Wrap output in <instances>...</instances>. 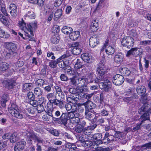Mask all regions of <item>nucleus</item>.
<instances>
[{
	"label": "nucleus",
	"mask_w": 151,
	"mask_h": 151,
	"mask_svg": "<svg viewBox=\"0 0 151 151\" xmlns=\"http://www.w3.org/2000/svg\"><path fill=\"white\" fill-rule=\"evenodd\" d=\"M51 104L52 106L53 105L58 106L60 108H62L64 107L63 102L60 99H54L53 102Z\"/></svg>",
	"instance_id": "nucleus-27"
},
{
	"label": "nucleus",
	"mask_w": 151,
	"mask_h": 151,
	"mask_svg": "<svg viewBox=\"0 0 151 151\" xmlns=\"http://www.w3.org/2000/svg\"><path fill=\"white\" fill-rule=\"evenodd\" d=\"M35 109L33 108V107H31L30 108H28L27 109V110L29 114V115H32L35 114Z\"/></svg>",
	"instance_id": "nucleus-62"
},
{
	"label": "nucleus",
	"mask_w": 151,
	"mask_h": 151,
	"mask_svg": "<svg viewBox=\"0 0 151 151\" xmlns=\"http://www.w3.org/2000/svg\"><path fill=\"white\" fill-rule=\"evenodd\" d=\"M33 87V84L32 83H25L23 85L22 91L24 92L32 89Z\"/></svg>",
	"instance_id": "nucleus-20"
},
{
	"label": "nucleus",
	"mask_w": 151,
	"mask_h": 151,
	"mask_svg": "<svg viewBox=\"0 0 151 151\" xmlns=\"http://www.w3.org/2000/svg\"><path fill=\"white\" fill-rule=\"evenodd\" d=\"M68 63V60H66V61H64V60H62L60 61L58 63H59V67L61 68H66L67 66V64Z\"/></svg>",
	"instance_id": "nucleus-40"
},
{
	"label": "nucleus",
	"mask_w": 151,
	"mask_h": 151,
	"mask_svg": "<svg viewBox=\"0 0 151 151\" xmlns=\"http://www.w3.org/2000/svg\"><path fill=\"white\" fill-rule=\"evenodd\" d=\"M47 54V57L48 58H50V59L53 60L55 59V57L54 56V54L53 52L48 51Z\"/></svg>",
	"instance_id": "nucleus-51"
},
{
	"label": "nucleus",
	"mask_w": 151,
	"mask_h": 151,
	"mask_svg": "<svg viewBox=\"0 0 151 151\" xmlns=\"http://www.w3.org/2000/svg\"><path fill=\"white\" fill-rule=\"evenodd\" d=\"M19 26L20 29L23 30L25 33L26 38H28L30 37V35L29 32V29L27 26H26L25 23L23 21L19 22Z\"/></svg>",
	"instance_id": "nucleus-7"
},
{
	"label": "nucleus",
	"mask_w": 151,
	"mask_h": 151,
	"mask_svg": "<svg viewBox=\"0 0 151 151\" xmlns=\"http://www.w3.org/2000/svg\"><path fill=\"white\" fill-rule=\"evenodd\" d=\"M80 83L82 85L87 84L88 83V79L87 78H79Z\"/></svg>",
	"instance_id": "nucleus-47"
},
{
	"label": "nucleus",
	"mask_w": 151,
	"mask_h": 151,
	"mask_svg": "<svg viewBox=\"0 0 151 151\" xmlns=\"http://www.w3.org/2000/svg\"><path fill=\"white\" fill-rule=\"evenodd\" d=\"M94 111H90L88 108L86 109L85 118L88 120H91L94 116Z\"/></svg>",
	"instance_id": "nucleus-24"
},
{
	"label": "nucleus",
	"mask_w": 151,
	"mask_h": 151,
	"mask_svg": "<svg viewBox=\"0 0 151 151\" xmlns=\"http://www.w3.org/2000/svg\"><path fill=\"white\" fill-rule=\"evenodd\" d=\"M65 108L67 111L71 110V111L75 112L77 110V106L76 105L73 104V103H68L65 105Z\"/></svg>",
	"instance_id": "nucleus-17"
},
{
	"label": "nucleus",
	"mask_w": 151,
	"mask_h": 151,
	"mask_svg": "<svg viewBox=\"0 0 151 151\" xmlns=\"http://www.w3.org/2000/svg\"><path fill=\"white\" fill-rule=\"evenodd\" d=\"M151 109L150 105L147 104H145L138 110V113L139 114H142L144 111H147Z\"/></svg>",
	"instance_id": "nucleus-21"
},
{
	"label": "nucleus",
	"mask_w": 151,
	"mask_h": 151,
	"mask_svg": "<svg viewBox=\"0 0 151 151\" xmlns=\"http://www.w3.org/2000/svg\"><path fill=\"white\" fill-rule=\"evenodd\" d=\"M127 37H124L122 40L121 44L123 46L127 47L128 43Z\"/></svg>",
	"instance_id": "nucleus-57"
},
{
	"label": "nucleus",
	"mask_w": 151,
	"mask_h": 151,
	"mask_svg": "<svg viewBox=\"0 0 151 151\" xmlns=\"http://www.w3.org/2000/svg\"><path fill=\"white\" fill-rule=\"evenodd\" d=\"M132 95H133V96L131 97L126 98L124 99V101L126 102H128L129 101L132 100L133 99H138V95L136 94H135L134 93Z\"/></svg>",
	"instance_id": "nucleus-49"
},
{
	"label": "nucleus",
	"mask_w": 151,
	"mask_h": 151,
	"mask_svg": "<svg viewBox=\"0 0 151 151\" xmlns=\"http://www.w3.org/2000/svg\"><path fill=\"white\" fill-rule=\"evenodd\" d=\"M80 116V114L79 113H76V116L71 119L70 122L73 124H77L80 121V119L79 117Z\"/></svg>",
	"instance_id": "nucleus-36"
},
{
	"label": "nucleus",
	"mask_w": 151,
	"mask_h": 151,
	"mask_svg": "<svg viewBox=\"0 0 151 151\" xmlns=\"http://www.w3.org/2000/svg\"><path fill=\"white\" fill-rule=\"evenodd\" d=\"M62 31L65 34L68 35L70 34L73 31L72 28L68 27H63L62 29Z\"/></svg>",
	"instance_id": "nucleus-31"
},
{
	"label": "nucleus",
	"mask_w": 151,
	"mask_h": 151,
	"mask_svg": "<svg viewBox=\"0 0 151 151\" xmlns=\"http://www.w3.org/2000/svg\"><path fill=\"white\" fill-rule=\"evenodd\" d=\"M83 128L80 125L78 124L77 125L76 127L75 128L76 131L78 133L81 132L83 130Z\"/></svg>",
	"instance_id": "nucleus-58"
},
{
	"label": "nucleus",
	"mask_w": 151,
	"mask_h": 151,
	"mask_svg": "<svg viewBox=\"0 0 151 151\" xmlns=\"http://www.w3.org/2000/svg\"><path fill=\"white\" fill-rule=\"evenodd\" d=\"M123 55L121 53H119L115 55L114 58V61L116 63L120 64L123 61Z\"/></svg>",
	"instance_id": "nucleus-13"
},
{
	"label": "nucleus",
	"mask_w": 151,
	"mask_h": 151,
	"mask_svg": "<svg viewBox=\"0 0 151 151\" xmlns=\"http://www.w3.org/2000/svg\"><path fill=\"white\" fill-rule=\"evenodd\" d=\"M93 73H89L87 78L88 79V83L93 82Z\"/></svg>",
	"instance_id": "nucleus-59"
},
{
	"label": "nucleus",
	"mask_w": 151,
	"mask_h": 151,
	"mask_svg": "<svg viewBox=\"0 0 151 151\" xmlns=\"http://www.w3.org/2000/svg\"><path fill=\"white\" fill-rule=\"evenodd\" d=\"M45 82L44 80L40 79L37 80L36 82V84L38 86H42Z\"/></svg>",
	"instance_id": "nucleus-53"
},
{
	"label": "nucleus",
	"mask_w": 151,
	"mask_h": 151,
	"mask_svg": "<svg viewBox=\"0 0 151 151\" xmlns=\"http://www.w3.org/2000/svg\"><path fill=\"white\" fill-rule=\"evenodd\" d=\"M99 40L95 37H91L89 39V45L92 47H94L99 44Z\"/></svg>",
	"instance_id": "nucleus-14"
},
{
	"label": "nucleus",
	"mask_w": 151,
	"mask_h": 151,
	"mask_svg": "<svg viewBox=\"0 0 151 151\" xmlns=\"http://www.w3.org/2000/svg\"><path fill=\"white\" fill-rule=\"evenodd\" d=\"M27 26L29 29V32L30 35V37L31 36H33V29H36L37 27V22L36 21L31 22L29 24H27Z\"/></svg>",
	"instance_id": "nucleus-11"
},
{
	"label": "nucleus",
	"mask_w": 151,
	"mask_h": 151,
	"mask_svg": "<svg viewBox=\"0 0 151 151\" xmlns=\"http://www.w3.org/2000/svg\"><path fill=\"white\" fill-rule=\"evenodd\" d=\"M151 109L148 110L141 116V117L143 119L142 121V122H143L144 121L146 120H148L150 119V116L151 114Z\"/></svg>",
	"instance_id": "nucleus-30"
},
{
	"label": "nucleus",
	"mask_w": 151,
	"mask_h": 151,
	"mask_svg": "<svg viewBox=\"0 0 151 151\" xmlns=\"http://www.w3.org/2000/svg\"><path fill=\"white\" fill-rule=\"evenodd\" d=\"M108 69L106 66L105 65L104 62H101L98 65L96 69V71L99 76H101V80H104V75L107 72Z\"/></svg>",
	"instance_id": "nucleus-3"
},
{
	"label": "nucleus",
	"mask_w": 151,
	"mask_h": 151,
	"mask_svg": "<svg viewBox=\"0 0 151 151\" xmlns=\"http://www.w3.org/2000/svg\"><path fill=\"white\" fill-rule=\"evenodd\" d=\"M26 145V142L23 140L18 142L14 147L15 151H22L23 150Z\"/></svg>",
	"instance_id": "nucleus-9"
},
{
	"label": "nucleus",
	"mask_w": 151,
	"mask_h": 151,
	"mask_svg": "<svg viewBox=\"0 0 151 151\" xmlns=\"http://www.w3.org/2000/svg\"><path fill=\"white\" fill-rule=\"evenodd\" d=\"M99 24L96 21H94L91 24L90 27L91 30L92 32H94L96 31L98 29Z\"/></svg>",
	"instance_id": "nucleus-25"
},
{
	"label": "nucleus",
	"mask_w": 151,
	"mask_h": 151,
	"mask_svg": "<svg viewBox=\"0 0 151 151\" xmlns=\"http://www.w3.org/2000/svg\"><path fill=\"white\" fill-rule=\"evenodd\" d=\"M58 63V62L57 60H55L51 61L49 63V65L51 68H55L57 64Z\"/></svg>",
	"instance_id": "nucleus-48"
},
{
	"label": "nucleus",
	"mask_w": 151,
	"mask_h": 151,
	"mask_svg": "<svg viewBox=\"0 0 151 151\" xmlns=\"http://www.w3.org/2000/svg\"><path fill=\"white\" fill-rule=\"evenodd\" d=\"M68 57V56L66 54H64L60 56L57 59V61L59 62L60 61L64 60V61H66V58Z\"/></svg>",
	"instance_id": "nucleus-56"
},
{
	"label": "nucleus",
	"mask_w": 151,
	"mask_h": 151,
	"mask_svg": "<svg viewBox=\"0 0 151 151\" xmlns=\"http://www.w3.org/2000/svg\"><path fill=\"white\" fill-rule=\"evenodd\" d=\"M83 64L81 62V60L79 59H77L76 64L74 65V68L76 69H79L82 67Z\"/></svg>",
	"instance_id": "nucleus-43"
},
{
	"label": "nucleus",
	"mask_w": 151,
	"mask_h": 151,
	"mask_svg": "<svg viewBox=\"0 0 151 151\" xmlns=\"http://www.w3.org/2000/svg\"><path fill=\"white\" fill-rule=\"evenodd\" d=\"M132 50L133 55L137 56L138 55L141 54L142 50L139 48H132Z\"/></svg>",
	"instance_id": "nucleus-35"
},
{
	"label": "nucleus",
	"mask_w": 151,
	"mask_h": 151,
	"mask_svg": "<svg viewBox=\"0 0 151 151\" xmlns=\"http://www.w3.org/2000/svg\"><path fill=\"white\" fill-rule=\"evenodd\" d=\"M76 111H71L67 113H62L60 116L62 124H63L65 126V125L68 119H70V120L76 116V113H77Z\"/></svg>",
	"instance_id": "nucleus-4"
},
{
	"label": "nucleus",
	"mask_w": 151,
	"mask_h": 151,
	"mask_svg": "<svg viewBox=\"0 0 151 151\" xmlns=\"http://www.w3.org/2000/svg\"><path fill=\"white\" fill-rule=\"evenodd\" d=\"M6 47L10 54L13 53L14 51L16 48L15 44L11 42L8 43L6 45Z\"/></svg>",
	"instance_id": "nucleus-19"
},
{
	"label": "nucleus",
	"mask_w": 151,
	"mask_h": 151,
	"mask_svg": "<svg viewBox=\"0 0 151 151\" xmlns=\"http://www.w3.org/2000/svg\"><path fill=\"white\" fill-rule=\"evenodd\" d=\"M144 62L145 69L147 70L149 67V64L151 65V56L149 55L146 56L144 58Z\"/></svg>",
	"instance_id": "nucleus-15"
},
{
	"label": "nucleus",
	"mask_w": 151,
	"mask_h": 151,
	"mask_svg": "<svg viewBox=\"0 0 151 151\" xmlns=\"http://www.w3.org/2000/svg\"><path fill=\"white\" fill-rule=\"evenodd\" d=\"M8 111L12 116L16 118L21 119L23 117L17 106L14 104L12 105L11 107L9 109Z\"/></svg>",
	"instance_id": "nucleus-5"
},
{
	"label": "nucleus",
	"mask_w": 151,
	"mask_h": 151,
	"mask_svg": "<svg viewBox=\"0 0 151 151\" xmlns=\"http://www.w3.org/2000/svg\"><path fill=\"white\" fill-rule=\"evenodd\" d=\"M46 97L49 100L50 104H51L55 99L54 98H55V95L52 93H49L46 95Z\"/></svg>",
	"instance_id": "nucleus-42"
},
{
	"label": "nucleus",
	"mask_w": 151,
	"mask_h": 151,
	"mask_svg": "<svg viewBox=\"0 0 151 151\" xmlns=\"http://www.w3.org/2000/svg\"><path fill=\"white\" fill-rule=\"evenodd\" d=\"M63 10L61 9H58L55 11L53 19L55 21H57L62 16Z\"/></svg>",
	"instance_id": "nucleus-22"
},
{
	"label": "nucleus",
	"mask_w": 151,
	"mask_h": 151,
	"mask_svg": "<svg viewBox=\"0 0 151 151\" xmlns=\"http://www.w3.org/2000/svg\"><path fill=\"white\" fill-rule=\"evenodd\" d=\"M60 37L58 35H54L51 38V41L52 43L55 44H58L59 42Z\"/></svg>",
	"instance_id": "nucleus-39"
},
{
	"label": "nucleus",
	"mask_w": 151,
	"mask_h": 151,
	"mask_svg": "<svg viewBox=\"0 0 151 151\" xmlns=\"http://www.w3.org/2000/svg\"><path fill=\"white\" fill-rule=\"evenodd\" d=\"M27 96L29 99L33 100L35 97L33 93L31 92H29L27 94Z\"/></svg>",
	"instance_id": "nucleus-64"
},
{
	"label": "nucleus",
	"mask_w": 151,
	"mask_h": 151,
	"mask_svg": "<svg viewBox=\"0 0 151 151\" xmlns=\"http://www.w3.org/2000/svg\"><path fill=\"white\" fill-rule=\"evenodd\" d=\"M80 33V32L78 31H76L73 32H72L69 35V38L73 40H75L79 36Z\"/></svg>",
	"instance_id": "nucleus-28"
},
{
	"label": "nucleus",
	"mask_w": 151,
	"mask_h": 151,
	"mask_svg": "<svg viewBox=\"0 0 151 151\" xmlns=\"http://www.w3.org/2000/svg\"><path fill=\"white\" fill-rule=\"evenodd\" d=\"M54 109L51 104L47 103V106L46 108L45 111L47 115L53 117L52 112Z\"/></svg>",
	"instance_id": "nucleus-18"
},
{
	"label": "nucleus",
	"mask_w": 151,
	"mask_h": 151,
	"mask_svg": "<svg viewBox=\"0 0 151 151\" xmlns=\"http://www.w3.org/2000/svg\"><path fill=\"white\" fill-rule=\"evenodd\" d=\"M78 45V43L76 42L73 44H70V46L73 47L72 51L73 54L75 55H77L81 52L82 50L79 47Z\"/></svg>",
	"instance_id": "nucleus-8"
},
{
	"label": "nucleus",
	"mask_w": 151,
	"mask_h": 151,
	"mask_svg": "<svg viewBox=\"0 0 151 151\" xmlns=\"http://www.w3.org/2000/svg\"><path fill=\"white\" fill-rule=\"evenodd\" d=\"M81 58L83 61L88 63L90 61L92 56L88 53H86L81 54Z\"/></svg>",
	"instance_id": "nucleus-23"
},
{
	"label": "nucleus",
	"mask_w": 151,
	"mask_h": 151,
	"mask_svg": "<svg viewBox=\"0 0 151 151\" xmlns=\"http://www.w3.org/2000/svg\"><path fill=\"white\" fill-rule=\"evenodd\" d=\"M101 77L99 76V79L96 78L95 80V82L97 83H99V86L100 88L105 91L108 92L112 87V84L110 81L108 79H105L104 78V80H101Z\"/></svg>",
	"instance_id": "nucleus-1"
},
{
	"label": "nucleus",
	"mask_w": 151,
	"mask_h": 151,
	"mask_svg": "<svg viewBox=\"0 0 151 151\" xmlns=\"http://www.w3.org/2000/svg\"><path fill=\"white\" fill-rule=\"evenodd\" d=\"M0 20L1 22L6 26H9V22L7 19L1 14H0Z\"/></svg>",
	"instance_id": "nucleus-37"
},
{
	"label": "nucleus",
	"mask_w": 151,
	"mask_h": 151,
	"mask_svg": "<svg viewBox=\"0 0 151 151\" xmlns=\"http://www.w3.org/2000/svg\"><path fill=\"white\" fill-rule=\"evenodd\" d=\"M85 104L87 106V107H88L90 109H92L95 106V104L90 101L86 102Z\"/></svg>",
	"instance_id": "nucleus-54"
},
{
	"label": "nucleus",
	"mask_w": 151,
	"mask_h": 151,
	"mask_svg": "<svg viewBox=\"0 0 151 151\" xmlns=\"http://www.w3.org/2000/svg\"><path fill=\"white\" fill-rule=\"evenodd\" d=\"M51 117H52V116H49L47 114H44L43 115L42 119L44 121L47 122L50 120Z\"/></svg>",
	"instance_id": "nucleus-63"
},
{
	"label": "nucleus",
	"mask_w": 151,
	"mask_h": 151,
	"mask_svg": "<svg viewBox=\"0 0 151 151\" xmlns=\"http://www.w3.org/2000/svg\"><path fill=\"white\" fill-rule=\"evenodd\" d=\"M15 83V81L13 80H8L7 81H4L3 82L4 85L9 89L12 88Z\"/></svg>",
	"instance_id": "nucleus-16"
},
{
	"label": "nucleus",
	"mask_w": 151,
	"mask_h": 151,
	"mask_svg": "<svg viewBox=\"0 0 151 151\" xmlns=\"http://www.w3.org/2000/svg\"><path fill=\"white\" fill-rule=\"evenodd\" d=\"M39 101L40 104L42 105H45L47 101L46 99L43 97L40 98L39 99Z\"/></svg>",
	"instance_id": "nucleus-60"
},
{
	"label": "nucleus",
	"mask_w": 151,
	"mask_h": 151,
	"mask_svg": "<svg viewBox=\"0 0 151 151\" xmlns=\"http://www.w3.org/2000/svg\"><path fill=\"white\" fill-rule=\"evenodd\" d=\"M48 131L51 134L56 136H58L59 134V133L58 132L56 129H49Z\"/></svg>",
	"instance_id": "nucleus-50"
},
{
	"label": "nucleus",
	"mask_w": 151,
	"mask_h": 151,
	"mask_svg": "<svg viewBox=\"0 0 151 151\" xmlns=\"http://www.w3.org/2000/svg\"><path fill=\"white\" fill-rule=\"evenodd\" d=\"M43 92L42 90L39 87L36 88L34 90V93L37 96L42 95Z\"/></svg>",
	"instance_id": "nucleus-44"
},
{
	"label": "nucleus",
	"mask_w": 151,
	"mask_h": 151,
	"mask_svg": "<svg viewBox=\"0 0 151 151\" xmlns=\"http://www.w3.org/2000/svg\"><path fill=\"white\" fill-rule=\"evenodd\" d=\"M64 97L65 95L62 91L58 93H56L55 95V98L59 99L60 100L64 99Z\"/></svg>",
	"instance_id": "nucleus-45"
},
{
	"label": "nucleus",
	"mask_w": 151,
	"mask_h": 151,
	"mask_svg": "<svg viewBox=\"0 0 151 151\" xmlns=\"http://www.w3.org/2000/svg\"><path fill=\"white\" fill-rule=\"evenodd\" d=\"M70 84L76 86L80 83L79 79V78H70Z\"/></svg>",
	"instance_id": "nucleus-41"
},
{
	"label": "nucleus",
	"mask_w": 151,
	"mask_h": 151,
	"mask_svg": "<svg viewBox=\"0 0 151 151\" xmlns=\"http://www.w3.org/2000/svg\"><path fill=\"white\" fill-rule=\"evenodd\" d=\"M128 43L127 47L129 48L133 46L134 45V40L133 38L131 37H127Z\"/></svg>",
	"instance_id": "nucleus-38"
},
{
	"label": "nucleus",
	"mask_w": 151,
	"mask_h": 151,
	"mask_svg": "<svg viewBox=\"0 0 151 151\" xmlns=\"http://www.w3.org/2000/svg\"><path fill=\"white\" fill-rule=\"evenodd\" d=\"M135 92L134 87H133L132 88H129L127 91L128 94L129 95H132L134 94Z\"/></svg>",
	"instance_id": "nucleus-55"
},
{
	"label": "nucleus",
	"mask_w": 151,
	"mask_h": 151,
	"mask_svg": "<svg viewBox=\"0 0 151 151\" xmlns=\"http://www.w3.org/2000/svg\"><path fill=\"white\" fill-rule=\"evenodd\" d=\"M109 41L108 40H106L105 41L103 46L102 47L101 49L100 53L101 54L102 52H103V51L104 50V49H106V47H107L108 46H109Z\"/></svg>",
	"instance_id": "nucleus-61"
},
{
	"label": "nucleus",
	"mask_w": 151,
	"mask_h": 151,
	"mask_svg": "<svg viewBox=\"0 0 151 151\" xmlns=\"http://www.w3.org/2000/svg\"><path fill=\"white\" fill-rule=\"evenodd\" d=\"M24 17H28L31 19H34L35 18V15L33 9H32L31 10L28 11Z\"/></svg>",
	"instance_id": "nucleus-32"
},
{
	"label": "nucleus",
	"mask_w": 151,
	"mask_h": 151,
	"mask_svg": "<svg viewBox=\"0 0 151 151\" xmlns=\"http://www.w3.org/2000/svg\"><path fill=\"white\" fill-rule=\"evenodd\" d=\"M136 91L139 95L142 96L145 93L146 89L144 86H140L137 87Z\"/></svg>",
	"instance_id": "nucleus-26"
},
{
	"label": "nucleus",
	"mask_w": 151,
	"mask_h": 151,
	"mask_svg": "<svg viewBox=\"0 0 151 151\" xmlns=\"http://www.w3.org/2000/svg\"><path fill=\"white\" fill-rule=\"evenodd\" d=\"M70 92L73 93H77L79 96L82 98L85 97V92H88V89L85 86H78L76 88H71L69 89Z\"/></svg>",
	"instance_id": "nucleus-2"
},
{
	"label": "nucleus",
	"mask_w": 151,
	"mask_h": 151,
	"mask_svg": "<svg viewBox=\"0 0 151 151\" xmlns=\"http://www.w3.org/2000/svg\"><path fill=\"white\" fill-rule=\"evenodd\" d=\"M27 136L29 137V139L30 141H32V140L35 141L37 136L33 133H29L27 134Z\"/></svg>",
	"instance_id": "nucleus-52"
},
{
	"label": "nucleus",
	"mask_w": 151,
	"mask_h": 151,
	"mask_svg": "<svg viewBox=\"0 0 151 151\" xmlns=\"http://www.w3.org/2000/svg\"><path fill=\"white\" fill-rule=\"evenodd\" d=\"M102 137L101 134L97 133L94 134L93 136L94 142L97 145H99L102 143V142L101 140Z\"/></svg>",
	"instance_id": "nucleus-12"
},
{
	"label": "nucleus",
	"mask_w": 151,
	"mask_h": 151,
	"mask_svg": "<svg viewBox=\"0 0 151 151\" xmlns=\"http://www.w3.org/2000/svg\"><path fill=\"white\" fill-rule=\"evenodd\" d=\"M9 67L8 64L3 62L0 64V73H3Z\"/></svg>",
	"instance_id": "nucleus-29"
},
{
	"label": "nucleus",
	"mask_w": 151,
	"mask_h": 151,
	"mask_svg": "<svg viewBox=\"0 0 151 151\" xmlns=\"http://www.w3.org/2000/svg\"><path fill=\"white\" fill-rule=\"evenodd\" d=\"M18 139V137L17 136V134L13 133L10 136V141L12 143H14Z\"/></svg>",
	"instance_id": "nucleus-46"
},
{
	"label": "nucleus",
	"mask_w": 151,
	"mask_h": 151,
	"mask_svg": "<svg viewBox=\"0 0 151 151\" xmlns=\"http://www.w3.org/2000/svg\"><path fill=\"white\" fill-rule=\"evenodd\" d=\"M124 80L123 76L119 74H116L113 77V82L115 85L119 86L121 85Z\"/></svg>",
	"instance_id": "nucleus-6"
},
{
	"label": "nucleus",
	"mask_w": 151,
	"mask_h": 151,
	"mask_svg": "<svg viewBox=\"0 0 151 151\" xmlns=\"http://www.w3.org/2000/svg\"><path fill=\"white\" fill-rule=\"evenodd\" d=\"M121 74L125 76H129L131 73L130 71L126 68H122L120 70Z\"/></svg>",
	"instance_id": "nucleus-34"
},
{
	"label": "nucleus",
	"mask_w": 151,
	"mask_h": 151,
	"mask_svg": "<svg viewBox=\"0 0 151 151\" xmlns=\"http://www.w3.org/2000/svg\"><path fill=\"white\" fill-rule=\"evenodd\" d=\"M10 10V13L11 15L15 17L17 14V7L16 5L13 3H11L9 7Z\"/></svg>",
	"instance_id": "nucleus-10"
},
{
	"label": "nucleus",
	"mask_w": 151,
	"mask_h": 151,
	"mask_svg": "<svg viewBox=\"0 0 151 151\" xmlns=\"http://www.w3.org/2000/svg\"><path fill=\"white\" fill-rule=\"evenodd\" d=\"M107 54L111 55L114 52V49L112 46H109L104 49Z\"/></svg>",
	"instance_id": "nucleus-33"
}]
</instances>
